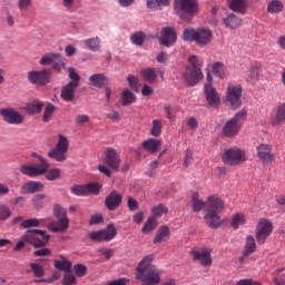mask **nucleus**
Segmentation results:
<instances>
[{"mask_svg":"<svg viewBox=\"0 0 285 285\" xmlns=\"http://www.w3.org/2000/svg\"><path fill=\"white\" fill-rule=\"evenodd\" d=\"M225 203L222 198L217 196H209L208 199H199V193H194L191 195V208L194 213H199L202 208L204 209V219L209 228H219L222 226V217L219 213L224 210Z\"/></svg>","mask_w":285,"mask_h":285,"instance_id":"f257e3e1","label":"nucleus"},{"mask_svg":"<svg viewBox=\"0 0 285 285\" xmlns=\"http://www.w3.org/2000/svg\"><path fill=\"white\" fill-rule=\"evenodd\" d=\"M38 158L40 160V164L22 165L20 166V173L22 175H26L27 177H41V175H45L48 181H56V179H59L61 177V169H50V163H48L46 158L41 156H38Z\"/></svg>","mask_w":285,"mask_h":285,"instance_id":"f03ea898","label":"nucleus"},{"mask_svg":"<svg viewBox=\"0 0 285 285\" xmlns=\"http://www.w3.org/2000/svg\"><path fill=\"white\" fill-rule=\"evenodd\" d=\"M155 256H145L137 267L136 278L142 282V285H157L161 282L159 269L153 265Z\"/></svg>","mask_w":285,"mask_h":285,"instance_id":"7ed1b4c3","label":"nucleus"},{"mask_svg":"<svg viewBox=\"0 0 285 285\" xmlns=\"http://www.w3.org/2000/svg\"><path fill=\"white\" fill-rule=\"evenodd\" d=\"M188 66L184 73V79L188 86H197L202 79H204V72L202 71L203 63L197 56H190L188 59Z\"/></svg>","mask_w":285,"mask_h":285,"instance_id":"20e7f679","label":"nucleus"},{"mask_svg":"<svg viewBox=\"0 0 285 285\" xmlns=\"http://www.w3.org/2000/svg\"><path fill=\"white\" fill-rule=\"evenodd\" d=\"M184 41H195L197 46H208L213 42V30L206 28L185 29L183 32Z\"/></svg>","mask_w":285,"mask_h":285,"instance_id":"39448f33","label":"nucleus"},{"mask_svg":"<svg viewBox=\"0 0 285 285\" xmlns=\"http://www.w3.org/2000/svg\"><path fill=\"white\" fill-rule=\"evenodd\" d=\"M246 117H248L246 109H242L236 112L235 116L223 127V135L225 137H237V135H239V130H242V124L246 121Z\"/></svg>","mask_w":285,"mask_h":285,"instance_id":"423d86ee","label":"nucleus"},{"mask_svg":"<svg viewBox=\"0 0 285 285\" xmlns=\"http://www.w3.org/2000/svg\"><path fill=\"white\" fill-rule=\"evenodd\" d=\"M22 239L33 248H43V246H48L50 235L41 229H28L22 235Z\"/></svg>","mask_w":285,"mask_h":285,"instance_id":"0eeeda50","label":"nucleus"},{"mask_svg":"<svg viewBox=\"0 0 285 285\" xmlns=\"http://www.w3.org/2000/svg\"><path fill=\"white\" fill-rule=\"evenodd\" d=\"M222 160L227 166H239L246 161V153L239 148L225 149L222 155Z\"/></svg>","mask_w":285,"mask_h":285,"instance_id":"6e6552de","label":"nucleus"},{"mask_svg":"<svg viewBox=\"0 0 285 285\" xmlns=\"http://www.w3.org/2000/svg\"><path fill=\"white\" fill-rule=\"evenodd\" d=\"M273 235V223L266 218H261L256 226V242L259 246L266 244L268 237Z\"/></svg>","mask_w":285,"mask_h":285,"instance_id":"1a4fd4ad","label":"nucleus"},{"mask_svg":"<svg viewBox=\"0 0 285 285\" xmlns=\"http://www.w3.org/2000/svg\"><path fill=\"white\" fill-rule=\"evenodd\" d=\"M242 92L243 89L239 85L229 83L226 90V101L229 104L230 108L237 110L242 108Z\"/></svg>","mask_w":285,"mask_h":285,"instance_id":"9d476101","label":"nucleus"},{"mask_svg":"<svg viewBox=\"0 0 285 285\" xmlns=\"http://www.w3.org/2000/svg\"><path fill=\"white\" fill-rule=\"evenodd\" d=\"M115 237H117V227H115L112 223L108 224L106 229L91 232L89 234L91 242H112Z\"/></svg>","mask_w":285,"mask_h":285,"instance_id":"9b49d317","label":"nucleus"},{"mask_svg":"<svg viewBox=\"0 0 285 285\" xmlns=\"http://www.w3.org/2000/svg\"><path fill=\"white\" fill-rule=\"evenodd\" d=\"M51 77L50 69L31 70L28 72V81L33 86H48Z\"/></svg>","mask_w":285,"mask_h":285,"instance_id":"f8f14e48","label":"nucleus"},{"mask_svg":"<svg viewBox=\"0 0 285 285\" xmlns=\"http://www.w3.org/2000/svg\"><path fill=\"white\" fill-rule=\"evenodd\" d=\"M256 157L263 164V166H268L275 161V153H273V145L259 144L256 147Z\"/></svg>","mask_w":285,"mask_h":285,"instance_id":"ddd939ff","label":"nucleus"},{"mask_svg":"<svg viewBox=\"0 0 285 285\" xmlns=\"http://www.w3.org/2000/svg\"><path fill=\"white\" fill-rule=\"evenodd\" d=\"M99 190H101V186H99L97 183L73 185L71 187L72 195H77V197H86V195H99Z\"/></svg>","mask_w":285,"mask_h":285,"instance_id":"4468645a","label":"nucleus"},{"mask_svg":"<svg viewBox=\"0 0 285 285\" xmlns=\"http://www.w3.org/2000/svg\"><path fill=\"white\" fill-rule=\"evenodd\" d=\"M0 115L2 116L3 121L11 126H20L26 119L19 111H16L14 108H3L0 110Z\"/></svg>","mask_w":285,"mask_h":285,"instance_id":"2eb2a0df","label":"nucleus"},{"mask_svg":"<svg viewBox=\"0 0 285 285\" xmlns=\"http://www.w3.org/2000/svg\"><path fill=\"white\" fill-rule=\"evenodd\" d=\"M177 41V31L173 27H165L160 30L159 43L170 48Z\"/></svg>","mask_w":285,"mask_h":285,"instance_id":"dca6fc26","label":"nucleus"},{"mask_svg":"<svg viewBox=\"0 0 285 285\" xmlns=\"http://www.w3.org/2000/svg\"><path fill=\"white\" fill-rule=\"evenodd\" d=\"M121 202H124V196L114 189L106 196L105 207L110 212L117 210L121 206Z\"/></svg>","mask_w":285,"mask_h":285,"instance_id":"f3484780","label":"nucleus"},{"mask_svg":"<svg viewBox=\"0 0 285 285\" xmlns=\"http://www.w3.org/2000/svg\"><path fill=\"white\" fill-rule=\"evenodd\" d=\"M105 163L115 173H119V166H121V158L117 150L108 148L105 154Z\"/></svg>","mask_w":285,"mask_h":285,"instance_id":"a211bd4d","label":"nucleus"},{"mask_svg":"<svg viewBox=\"0 0 285 285\" xmlns=\"http://www.w3.org/2000/svg\"><path fill=\"white\" fill-rule=\"evenodd\" d=\"M174 8L186 14H195L198 10L196 0H175Z\"/></svg>","mask_w":285,"mask_h":285,"instance_id":"6ab92c4d","label":"nucleus"},{"mask_svg":"<svg viewBox=\"0 0 285 285\" xmlns=\"http://www.w3.org/2000/svg\"><path fill=\"white\" fill-rule=\"evenodd\" d=\"M191 255L195 262H199L202 266H213V257L210 256V249L203 248L199 250H191Z\"/></svg>","mask_w":285,"mask_h":285,"instance_id":"aec40b11","label":"nucleus"},{"mask_svg":"<svg viewBox=\"0 0 285 285\" xmlns=\"http://www.w3.org/2000/svg\"><path fill=\"white\" fill-rule=\"evenodd\" d=\"M204 92L206 96V101L212 108H215V106H219V104H222L219 94L217 92V89L213 87V85H205Z\"/></svg>","mask_w":285,"mask_h":285,"instance_id":"412c9836","label":"nucleus"},{"mask_svg":"<svg viewBox=\"0 0 285 285\" xmlns=\"http://www.w3.org/2000/svg\"><path fill=\"white\" fill-rule=\"evenodd\" d=\"M43 188V183L30 180L21 186L20 193L21 195H32L35 193L41 191Z\"/></svg>","mask_w":285,"mask_h":285,"instance_id":"4be33fe9","label":"nucleus"},{"mask_svg":"<svg viewBox=\"0 0 285 285\" xmlns=\"http://www.w3.org/2000/svg\"><path fill=\"white\" fill-rule=\"evenodd\" d=\"M242 18L235 13H228L222 19L223 26H225L227 30H237V28L242 26Z\"/></svg>","mask_w":285,"mask_h":285,"instance_id":"5701e85b","label":"nucleus"},{"mask_svg":"<svg viewBox=\"0 0 285 285\" xmlns=\"http://www.w3.org/2000/svg\"><path fill=\"white\" fill-rule=\"evenodd\" d=\"M228 8L233 12H237L238 14H247L248 13V1L247 0H228Z\"/></svg>","mask_w":285,"mask_h":285,"instance_id":"b1692460","label":"nucleus"},{"mask_svg":"<svg viewBox=\"0 0 285 285\" xmlns=\"http://www.w3.org/2000/svg\"><path fill=\"white\" fill-rule=\"evenodd\" d=\"M51 233H66L70 228V219L68 218H58L57 222H52L48 226Z\"/></svg>","mask_w":285,"mask_h":285,"instance_id":"393cba45","label":"nucleus"},{"mask_svg":"<svg viewBox=\"0 0 285 285\" xmlns=\"http://www.w3.org/2000/svg\"><path fill=\"white\" fill-rule=\"evenodd\" d=\"M77 85L68 82L62 87L60 97L63 101L70 102L75 101V91L78 89Z\"/></svg>","mask_w":285,"mask_h":285,"instance_id":"a878e982","label":"nucleus"},{"mask_svg":"<svg viewBox=\"0 0 285 285\" xmlns=\"http://www.w3.org/2000/svg\"><path fill=\"white\" fill-rule=\"evenodd\" d=\"M285 121V104H278L275 108V115L272 116V126H282Z\"/></svg>","mask_w":285,"mask_h":285,"instance_id":"bb28decb","label":"nucleus"},{"mask_svg":"<svg viewBox=\"0 0 285 285\" xmlns=\"http://www.w3.org/2000/svg\"><path fill=\"white\" fill-rule=\"evenodd\" d=\"M168 239H170V227L163 225L158 228L153 244H161V242H168Z\"/></svg>","mask_w":285,"mask_h":285,"instance_id":"cd10ccee","label":"nucleus"},{"mask_svg":"<svg viewBox=\"0 0 285 285\" xmlns=\"http://www.w3.org/2000/svg\"><path fill=\"white\" fill-rule=\"evenodd\" d=\"M109 79L104 73H94L89 77V85L95 88H106L108 86Z\"/></svg>","mask_w":285,"mask_h":285,"instance_id":"c85d7f7f","label":"nucleus"},{"mask_svg":"<svg viewBox=\"0 0 285 285\" xmlns=\"http://www.w3.org/2000/svg\"><path fill=\"white\" fill-rule=\"evenodd\" d=\"M142 148L147 151L150 153L151 155H155L159 153V149L161 148V140L150 138L148 140H145L142 142Z\"/></svg>","mask_w":285,"mask_h":285,"instance_id":"c756f323","label":"nucleus"},{"mask_svg":"<svg viewBox=\"0 0 285 285\" xmlns=\"http://www.w3.org/2000/svg\"><path fill=\"white\" fill-rule=\"evenodd\" d=\"M85 46L91 50V52H99L101 50V38L92 37L83 40Z\"/></svg>","mask_w":285,"mask_h":285,"instance_id":"7c9ffc66","label":"nucleus"},{"mask_svg":"<svg viewBox=\"0 0 285 285\" xmlns=\"http://www.w3.org/2000/svg\"><path fill=\"white\" fill-rule=\"evenodd\" d=\"M60 259L61 261H55V268H57V271L70 273V271H72V263L63 257V255H60Z\"/></svg>","mask_w":285,"mask_h":285,"instance_id":"2f4dec72","label":"nucleus"},{"mask_svg":"<svg viewBox=\"0 0 285 285\" xmlns=\"http://www.w3.org/2000/svg\"><path fill=\"white\" fill-rule=\"evenodd\" d=\"M257 250V244L255 243V238L249 235L246 237L245 248H244V257H248L253 255Z\"/></svg>","mask_w":285,"mask_h":285,"instance_id":"473e14b6","label":"nucleus"},{"mask_svg":"<svg viewBox=\"0 0 285 285\" xmlns=\"http://www.w3.org/2000/svg\"><path fill=\"white\" fill-rule=\"evenodd\" d=\"M212 72L218 79H224V77H226V65L222 61L214 62L212 66Z\"/></svg>","mask_w":285,"mask_h":285,"instance_id":"72a5a7b5","label":"nucleus"},{"mask_svg":"<svg viewBox=\"0 0 285 285\" xmlns=\"http://www.w3.org/2000/svg\"><path fill=\"white\" fill-rule=\"evenodd\" d=\"M140 75L147 83H155V80L157 79V71L155 68H145L140 71Z\"/></svg>","mask_w":285,"mask_h":285,"instance_id":"f704fd0d","label":"nucleus"},{"mask_svg":"<svg viewBox=\"0 0 285 285\" xmlns=\"http://www.w3.org/2000/svg\"><path fill=\"white\" fill-rule=\"evenodd\" d=\"M46 224V219L41 218H29L23 220L20 226L21 228H39V226H43Z\"/></svg>","mask_w":285,"mask_h":285,"instance_id":"c9c22d12","label":"nucleus"},{"mask_svg":"<svg viewBox=\"0 0 285 285\" xmlns=\"http://www.w3.org/2000/svg\"><path fill=\"white\" fill-rule=\"evenodd\" d=\"M43 109V102L35 100L32 104L26 106L24 110L28 115H39Z\"/></svg>","mask_w":285,"mask_h":285,"instance_id":"e433bc0d","label":"nucleus"},{"mask_svg":"<svg viewBox=\"0 0 285 285\" xmlns=\"http://www.w3.org/2000/svg\"><path fill=\"white\" fill-rule=\"evenodd\" d=\"M284 10V3L281 0H272L267 4V12L269 14H277Z\"/></svg>","mask_w":285,"mask_h":285,"instance_id":"4c0bfd02","label":"nucleus"},{"mask_svg":"<svg viewBox=\"0 0 285 285\" xmlns=\"http://www.w3.org/2000/svg\"><path fill=\"white\" fill-rule=\"evenodd\" d=\"M170 6V0H147V8L150 10H161Z\"/></svg>","mask_w":285,"mask_h":285,"instance_id":"58836bf2","label":"nucleus"},{"mask_svg":"<svg viewBox=\"0 0 285 285\" xmlns=\"http://www.w3.org/2000/svg\"><path fill=\"white\" fill-rule=\"evenodd\" d=\"M121 105L122 106H130V104H135L137 101V97L130 89H125L121 94Z\"/></svg>","mask_w":285,"mask_h":285,"instance_id":"ea45409f","label":"nucleus"},{"mask_svg":"<svg viewBox=\"0 0 285 285\" xmlns=\"http://www.w3.org/2000/svg\"><path fill=\"white\" fill-rule=\"evenodd\" d=\"M61 57L60 53H46L40 59V66H51L55 61H59V58Z\"/></svg>","mask_w":285,"mask_h":285,"instance_id":"a19ab883","label":"nucleus"},{"mask_svg":"<svg viewBox=\"0 0 285 285\" xmlns=\"http://www.w3.org/2000/svg\"><path fill=\"white\" fill-rule=\"evenodd\" d=\"M246 224V215L244 214H236L232 217L230 226L234 230H237L239 226H244Z\"/></svg>","mask_w":285,"mask_h":285,"instance_id":"79ce46f5","label":"nucleus"},{"mask_svg":"<svg viewBox=\"0 0 285 285\" xmlns=\"http://www.w3.org/2000/svg\"><path fill=\"white\" fill-rule=\"evenodd\" d=\"M48 157L56 161H66V151H61V149H57V147H55L48 153Z\"/></svg>","mask_w":285,"mask_h":285,"instance_id":"37998d69","label":"nucleus"},{"mask_svg":"<svg viewBox=\"0 0 285 285\" xmlns=\"http://www.w3.org/2000/svg\"><path fill=\"white\" fill-rule=\"evenodd\" d=\"M259 65H254L249 68L248 83H255L259 79Z\"/></svg>","mask_w":285,"mask_h":285,"instance_id":"c03bdc74","label":"nucleus"},{"mask_svg":"<svg viewBox=\"0 0 285 285\" xmlns=\"http://www.w3.org/2000/svg\"><path fill=\"white\" fill-rule=\"evenodd\" d=\"M155 228H157V219L153 216H150L144 227H142V233H145L146 235H148V233H153V230H155Z\"/></svg>","mask_w":285,"mask_h":285,"instance_id":"a18cd8bd","label":"nucleus"},{"mask_svg":"<svg viewBox=\"0 0 285 285\" xmlns=\"http://www.w3.org/2000/svg\"><path fill=\"white\" fill-rule=\"evenodd\" d=\"M58 139L59 140L56 145V148L65 154L68 153V148H70V142L68 141V138H66V136L63 135H59Z\"/></svg>","mask_w":285,"mask_h":285,"instance_id":"49530a36","label":"nucleus"},{"mask_svg":"<svg viewBox=\"0 0 285 285\" xmlns=\"http://www.w3.org/2000/svg\"><path fill=\"white\" fill-rule=\"evenodd\" d=\"M151 214L154 217V219L156 217H161L163 215H168V207H166L165 205H156L151 208Z\"/></svg>","mask_w":285,"mask_h":285,"instance_id":"de8ad7c7","label":"nucleus"},{"mask_svg":"<svg viewBox=\"0 0 285 285\" xmlns=\"http://www.w3.org/2000/svg\"><path fill=\"white\" fill-rule=\"evenodd\" d=\"M56 107L52 104H47L45 111H43V116H42V121L45 124H48V121H50V119L52 118V115L55 114Z\"/></svg>","mask_w":285,"mask_h":285,"instance_id":"09e8293b","label":"nucleus"},{"mask_svg":"<svg viewBox=\"0 0 285 285\" xmlns=\"http://www.w3.org/2000/svg\"><path fill=\"white\" fill-rule=\"evenodd\" d=\"M131 42L135 46H144V41H146V33L139 31L131 36Z\"/></svg>","mask_w":285,"mask_h":285,"instance_id":"8fccbe9b","label":"nucleus"},{"mask_svg":"<svg viewBox=\"0 0 285 285\" xmlns=\"http://www.w3.org/2000/svg\"><path fill=\"white\" fill-rule=\"evenodd\" d=\"M53 215L56 219H67L68 218V213L61 205H55L53 206Z\"/></svg>","mask_w":285,"mask_h":285,"instance_id":"3c124183","label":"nucleus"},{"mask_svg":"<svg viewBox=\"0 0 285 285\" xmlns=\"http://www.w3.org/2000/svg\"><path fill=\"white\" fill-rule=\"evenodd\" d=\"M43 199H46V194H37L32 198V206L33 208H37L38 210L43 208Z\"/></svg>","mask_w":285,"mask_h":285,"instance_id":"603ef678","label":"nucleus"},{"mask_svg":"<svg viewBox=\"0 0 285 285\" xmlns=\"http://www.w3.org/2000/svg\"><path fill=\"white\" fill-rule=\"evenodd\" d=\"M30 268H31L35 277H43V275H46V271H43V266H41V264L31 263Z\"/></svg>","mask_w":285,"mask_h":285,"instance_id":"864d4df0","label":"nucleus"},{"mask_svg":"<svg viewBox=\"0 0 285 285\" xmlns=\"http://www.w3.org/2000/svg\"><path fill=\"white\" fill-rule=\"evenodd\" d=\"M150 135L153 137H159L161 135V120H159V119L153 120V127L150 130Z\"/></svg>","mask_w":285,"mask_h":285,"instance_id":"5fc2aeb1","label":"nucleus"},{"mask_svg":"<svg viewBox=\"0 0 285 285\" xmlns=\"http://www.w3.org/2000/svg\"><path fill=\"white\" fill-rule=\"evenodd\" d=\"M69 79H71L69 83H73L77 87H79V82L81 81V76H79V73H77V71L72 67L69 68Z\"/></svg>","mask_w":285,"mask_h":285,"instance_id":"6e6d98bb","label":"nucleus"},{"mask_svg":"<svg viewBox=\"0 0 285 285\" xmlns=\"http://www.w3.org/2000/svg\"><path fill=\"white\" fill-rule=\"evenodd\" d=\"M127 81H128L129 87L131 88V90H135V92H138L139 79H137V77L130 75V76L127 77Z\"/></svg>","mask_w":285,"mask_h":285,"instance_id":"4d7b16f0","label":"nucleus"},{"mask_svg":"<svg viewBox=\"0 0 285 285\" xmlns=\"http://www.w3.org/2000/svg\"><path fill=\"white\" fill-rule=\"evenodd\" d=\"M50 255H52V250H50V248L46 246H43V248L41 249L33 252L35 257H50Z\"/></svg>","mask_w":285,"mask_h":285,"instance_id":"13d9d810","label":"nucleus"},{"mask_svg":"<svg viewBox=\"0 0 285 285\" xmlns=\"http://www.w3.org/2000/svg\"><path fill=\"white\" fill-rule=\"evenodd\" d=\"M127 207L131 212L139 210V202H137L132 196H129L127 199Z\"/></svg>","mask_w":285,"mask_h":285,"instance_id":"bf43d9fd","label":"nucleus"},{"mask_svg":"<svg viewBox=\"0 0 285 285\" xmlns=\"http://www.w3.org/2000/svg\"><path fill=\"white\" fill-rule=\"evenodd\" d=\"M10 215H12L10 208H8L6 205H2L0 207V220L6 222V219H9Z\"/></svg>","mask_w":285,"mask_h":285,"instance_id":"052dcab7","label":"nucleus"},{"mask_svg":"<svg viewBox=\"0 0 285 285\" xmlns=\"http://www.w3.org/2000/svg\"><path fill=\"white\" fill-rule=\"evenodd\" d=\"M186 124L190 130H197L199 128V121L194 116L188 117Z\"/></svg>","mask_w":285,"mask_h":285,"instance_id":"680f3d73","label":"nucleus"},{"mask_svg":"<svg viewBox=\"0 0 285 285\" xmlns=\"http://www.w3.org/2000/svg\"><path fill=\"white\" fill-rule=\"evenodd\" d=\"M75 273L78 277H83L88 271L86 265L83 264H77L73 266Z\"/></svg>","mask_w":285,"mask_h":285,"instance_id":"e2e57ef3","label":"nucleus"},{"mask_svg":"<svg viewBox=\"0 0 285 285\" xmlns=\"http://www.w3.org/2000/svg\"><path fill=\"white\" fill-rule=\"evenodd\" d=\"M164 112L166 115V118L169 119V121H175L176 116L175 112H173V107L170 105H165Z\"/></svg>","mask_w":285,"mask_h":285,"instance_id":"0e129e2a","label":"nucleus"},{"mask_svg":"<svg viewBox=\"0 0 285 285\" xmlns=\"http://www.w3.org/2000/svg\"><path fill=\"white\" fill-rule=\"evenodd\" d=\"M62 284L63 285H75V284H77V277H75V275H72V274H66L63 276Z\"/></svg>","mask_w":285,"mask_h":285,"instance_id":"69168bd1","label":"nucleus"},{"mask_svg":"<svg viewBox=\"0 0 285 285\" xmlns=\"http://www.w3.org/2000/svg\"><path fill=\"white\" fill-rule=\"evenodd\" d=\"M102 223H104V216H101L100 214H96L90 217L89 226H95L97 224H102Z\"/></svg>","mask_w":285,"mask_h":285,"instance_id":"338daca9","label":"nucleus"},{"mask_svg":"<svg viewBox=\"0 0 285 285\" xmlns=\"http://www.w3.org/2000/svg\"><path fill=\"white\" fill-rule=\"evenodd\" d=\"M236 285H262V283L255 282L253 279H240L236 283Z\"/></svg>","mask_w":285,"mask_h":285,"instance_id":"774afa93","label":"nucleus"}]
</instances>
